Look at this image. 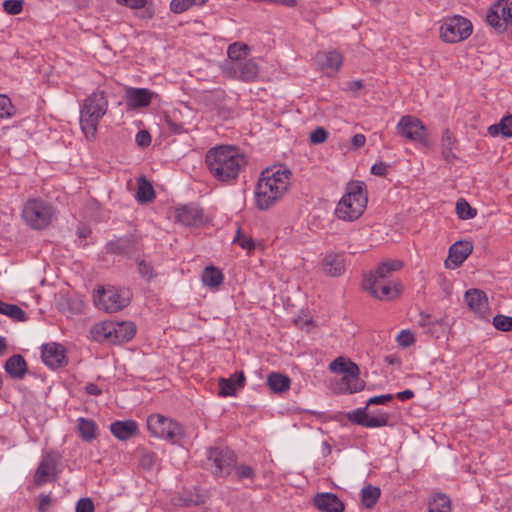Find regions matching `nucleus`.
I'll list each match as a JSON object with an SVG mask.
<instances>
[{
    "label": "nucleus",
    "instance_id": "1",
    "mask_svg": "<svg viewBox=\"0 0 512 512\" xmlns=\"http://www.w3.org/2000/svg\"><path fill=\"white\" fill-rule=\"evenodd\" d=\"M244 163V156L232 145H218L205 154L208 171L214 179L223 183L237 179Z\"/></svg>",
    "mask_w": 512,
    "mask_h": 512
},
{
    "label": "nucleus",
    "instance_id": "2",
    "mask_svg": "<svg viewBox=\"0 0 512 512\" xmlns=\"http://www.w3.org/2000/svg\"><path fill=\"white\" fill-rule=\"evenodd\" d=\"M291 171L283 166H272L262 171L255 192L256 205L267 210L278 202L290 186Z\"/></svg>",
    "mask_w": 512,
    "mask_h": 512
},
{
    "label": "nucleus",
    "instance_id": "3",
    "mask_svg": "<svg viewBox=\"0 0 512 512\" xmlns=\"http://www.w3.org/2000/svg\"><path fill=\"white\" fill-rule=\"evenodd\" d=\"M109 103L105 91L91 93L80 109V127L87 139H94L100 120L106 115Z\"/></svg>",
    "mask_w": 512,
    "mask_h": 512
},
{
    "label": "nucleus",
    "instance_id": "4",
    "mask_svg": "<svg viewBox=\"0 0 512 512\" xmlns=\"http://www.w3.org/2000/svg\"><path fill=\"white\" fill-rule=\"evenodd\" d=\"M367 202L365 183L350 181L346 185L344 195L337 204L335 214L337 218L343 221H355L364 213Z\"/></svg>",
    "mask_w": 512,
    "mask_h": 512
},
{
    "label": "nucleus",
    "instance_id": "5",
    "mask_svg": "<svg viewBox=\"0 0 512 512\" xmlns=\"http://www.w3.org/2000/svg\"><path fill=\"white\" fill-rule=\"evenodd\" d=\"M473 33L472 22L462 15L444 17L439 26V39L446 44L465 41Z\"/></svg>",
    "mask_w": 512,
    "mask_h": 512
},
{
    "label": "nucleus",
    "instance_id": "6",
    "mask_svg": "<svg viewBox=\"0 0 512 512\" xmlns=\"http://www.w3.org/2000/svg\"><path fill=\"white\" fill-rule=\"evenodd\" d=\"M96 307L106 313L118 312L127 307L131 300L128 289L115 286L98 287L93 294Z\"/></svg>",
    "mask_w": 512,
    "mask_h": 512
},
{
    "label": "nucleus",
    "instance_id": "7",
    "mask_svg": "<svg viewBox=\"0 0 512 512\" xmlns=\"http://www.w3.org/2000/svg\"><path fill=\"white\" fill-rule=\"evenodd\" d=\"M329 369L331 372L343 374L338 383V392L355 393L364 388V382L359 377V367L354 362L344 357H337L330 363Z\"/></svg>",
    "mask_w": 512,
    "mask_h": 512
},
{
    "label": "nucleus",
    "instance_id": "8",
    "mask_svg": "<svg viewBox=\"0 0 512 512\" xmlns=\"http://www.w3.org/2000/svg\"><path fill=\"white\" fill-rule=\"evenodd\" d=\"M146 425L152 437L167 440L173 444L184 436V429L176 420L160 413L149 415Z\"/></svg>",
    "mask_w": 512,
    "mask_h": 512
},
{
    "label": "nucleus",
    "instance_id": "9",
    "mask_svg": "<svg viewBox=\"0 0 512 512\" xmlns=\"http://www.w3.org/2000/svg\"><path fill=\"white\" fill-rule=\"evenodd\" d=\"M54 213L53 207L46 201L30 199L23 207L22 217L33 229H44L51 224Z\"/></svg>",
    "mask_w": 512,
    "mask_h": 512
},
{
    "label": "nucleus",
    "instance_id": "10",
    "mask_svg": "<svg viewBox=\"0 0 512 512\" xmlns=\"http://www.w3.org/2000/svg\"><path fill=\"white\" fill-rule=\"evenodd\" d=\"M397 134L412 142L421 144L424 147L430 146L429 133L425 124L412 115L402 116L396 125Z\"/></svg>",
    "mask_w": 512,
    "mask_h": 512
},
{
    "label": "nucleus",
    "instance_id": "11",
    "mask_svg": "<svg viewBox=\"0 0 512 512\" xmlns=\"http://www.w3.org/2000/svg\"><path fill=\"white\" fill-rule=\"evenodd\" d=\"M223 71L231 79L254 82L258 79L260 67L254 60L248 59L241 63L225 64Z\"/></svg>",
    "mask_w": 512,
    "mask_h": 512
},
{
    "label": "nucleus",
    "instance_id": "12",
    "mask_svg": "<svg viewBox=\"0 0 512 512\" xmlns=\"http://www.w3.org/2000/svg\"><path fill=\"white\" fill-rule=\"evenodd\" d=\"M315 62L327 76H334L343 64V56L336 50L319 51L315 55Z\"/></svg>",
    "mask_w": 512,
    "mask_h": 512
},
{
    "label": "nucleus",
    "instance_id": "13",
    "mask_svg": "<svg viewBox=\"0 0 512 512\" xmlns=\"http://www.w3.org/2000/svg\"><path fill=\"white\" fill-rule=\"evenodd\" d=\"M473 244L471 241L460 240L455 242L449 248L448 257L445 260V267L447 269L458 268L472 253Z\"/></svg>",
    "mask_w": 512,
    "mask_h": 512
},
{
    "label": "nucleus",
    "instance_id": "14",
    "mask_svg": "<svg viewBox=\"0 0 512 512\" xmlns=\"http://www.w3.org/2000/svg\"><path fill=\"white\" fill-rule=\"evenodd\" d=\"M152 99L153 93L147 88L127 87L125 89V102L130 110L148 107Z\"/></svg>",
    "mask_w": 512,
    "mask_h": 512
},
{
    "label": "nucleus",
    "instance_id": "15",
    "mask_svg": "<svg viewBox=\"0 0 512 512\" xmlns=\"http://www.w3.org/2000/svg\"><path fill=\"white\" fill-rule=\"evenodd\" d=\"M42 360L50 368H59L66 364L65 349L58 343H47L42 346Z\"/></svg>",
    "mask_w": 512,
    "mask_h": 512
},
{
    "label": "nucleus",
    "instance_id": "16",
    "mask_svg": "<svg viewBox=\"0 0 512 512\" xmlns=\"http://www.w3.org/2000/svg\"><path fill=\"white\" fill-rule=\"evenodd\" d=\"M465 300L470 308L479 317L489 316V303L486 294L478 289H471L465 293Z\"/></svg>",
    "mask_w": 512,
    "mask_h": 512
},
{
    "label": "nucleus",
    "instance_id": "17",
    "mask_svg": "<svg viewBox=\"0 0 512 512\" xmlns=\"http://www.w3.org/2000/svg\"><path fill=\"white\" fill-rule=\"evenodd\" d=\"M175 218L186 226H200L204 223L202 209L197 206L184 205L176 208Z\"/></svg>",
    "mask_w": 512,
    "mask_h": 512
},
{
    "label": "nucleus",
    "instance_id": "18",
    "mask_svg": "<svg viewBox=\"0 0 512 512\" xmlns=\"http://www.w3.org/2000/svg\"><path fill=\"white\" fill-rule=\"evenodd\" d=\"M245 375L242 371L235 372L229 378H220L218 380L219 396L233 397L236 396L237 391L245 385Z\"/></svg>",
    "mask_w": 512,
    "mask_h": 512
},
{
    "label": "nucleus",
    "instance_id": "19",
    "mask_svg": "<svg viewBox=\"0 0 512 512\" xmlns=\"http://www.w3.org/2000/svg\"><path fill=\"white\" fill-rule=\"evenodd\" d=\"M313 503L322 512H344L345 510V505L338 496L329 492L316 494Z\"/></svg>",
    "mask_w": 512,
    "mask_h": 512
},
{
    "label": "nucleus",
    "instance_id": "20",
    "mask_svg": "<svg viewBox=\"0 0 512 512\" xmlns=\"http://www.w3.org/2000/svg\"><path fill=\"white\" fill-rule=\"evenodd\" d=\"M323 272L331 277H338L345 271V257L341 253H327L321 263Z\"/></svg>",
    "mask_w": 512,
    "mask_h": 512
},
{
    "label": "nucleus",
    "instance_id": "21",
    "mask_svg": "<svg viewBox=\"0 0 512 512\" xmlns=\"http://www.w3.org/2000/svg\"><path fill=\"white\" fill-rule=\"evenodd\" d=\"M56 478V464L50 455H46L40 462L34 474V482L41 486Z\"/></svg>",
    "mask_w": 512,
    "mask_h": 512
},
{
    "label": "nucleus",
    "instance_id": "22",
    "mask_svg": "<svg viewBox=\"0 0 512 512\" xmlns=\"http://www.w3.org/2000/svg\"><path fill=\"white\" fill-rule=\"evenodd\" d=\"M111 433L121 441H125L138 433V424L134 420L115 421L110 425Z\"/></svg>",
    "mask_w": 512,
    "mask_h": 512
},
{
    "label": "nucleus",
    "instance_id": "23",
    "mask_svg": "<svg viewBox=\"0 0 512 512\" xmlns=\"http://www.w3.org/2000/svg\"><path fill=\"white\" fill-rule=\"evenodd\" d=\"M136 333V326L131 321L113 322L112 343H124L131 340Z\"/></svg>",
    "mask_w": 512,
    "mask_h": 512
},
{
    "label": "nucleus",
    "instance_id": "24",
    "mask_svg": "<svg viewBox=\"0 0 512 512\" xmlns=\"http://www.w3.org/2000/svg\"><path fill=\"white\" fill-rule=\"evenodd\" d=\"M5 371L13 378L22 379L27 372V364L21 355H13L5 363Z\"/></svg>",
    "mask_w": 512,
    "mask_h": 512
},
{
    "label": "nucleus",
    "instance_id": "25",
    "mask_svg": "<svg viewBox=\"0 0 512 512\" xmlns=\"http://www.w3.org/2000/svg\"><path fill=\"white\" fill-rule=\"evenodd\" d=\"M214 462L216 465L215 473L223 476L229 474L230 468L235 462V458L233 453L228 450L219 451L214 456Z\"/></svg>",
    "mask_w": 512,
    "mask_h": 512
},
{
    "label": "nucleus",
    "instance_id": "26",
    "mask_svg": "<svg viewBox=\"0 0 512 512\" xmlns=\"http://www.w3.org/2000/svg\"><path fill=\"white\" fill-rule=\"evenodd\" d=\"M496 7V2L493 3L491 5V7L489 8L488 12H487V15H486V20H487V23L498 33H505L509 27L512 26V24H503V21L504 20V16H502V12L501 10H497L495 9Z\"/></svg>",
    "mask_w": 512,
    "mask_h": 512
},
{
    "label": "nucleus",
    "instance_id": "27",
    "mask_svg": "<svg viewBox=\"0 0 512 512\" xmlns=\"http://www.w3.org/2000/svg\"><path fill=\"white\" fill-rule=\"evenodd\" d=\"M267 384L272 392L283 393L289 390L291 380L284 374L272 372L267 376Z\"/></svg>",
    "mask_w": 512,
    "mask_h": 512
},
{
    "label": "nucleus",
    "instance_id": "28",
    "mask_svg": "<svg viewBox=\"0 0 512 512\" xmlns=\"http://www.w3.org/2000/svg\"><path fill=\"white\" fill-rule=\"evenodd\" d=\"M250 47L242 42H234L228 46L227 55L229 62L227 64L241 63L247 58Z\"/></svg>",
    "mask_w": 512,
    "mask_h": 512
},
{
    "label": "nucleus",
    "instance_id": "29",
    "mask_svg": "<svg viewBox=\"0 0 512 512\" xmlns=\"http://www.w3.org/2000/svg\"><path fill=\"white\" fill-rule=\"evenodd\" d=\"M402 284L397 280H390L382 286L377 294H375L374 298L379 300H393L399 297L402 291Z\"/></svg>",
    "mask_w": 512,
    "mask_h": 512
},
{
    "label": "nucleus",
    "instance_id": "30",
    "mask_svg": "<svg viewBox=\"0 0 512 512\" xmlns=\"http://www.w3.org/2000/svg\"><path fill=\"white\" fill-rule=\"evenodd\" d=\"M201 278L203 284L212 289L218 288L224 280L222 272L215 266H207Z\"/></svg>",
    "mask_w": 512,
    "mask_h": 512
},
{
    "label": "nucleus",
    "instance_id": "31",
    "mask_svg": "<svg viewBox=\"0 0 512 512\" xmlns=\"http://www.w3.org/2000/svg\"><path fill=\"white\" fill-rule=\"evenodd\" d=\"M428 512H452L450 498L442 493L434 494L428 502Z\"/></svg>",
    "mask_w": 512,
    "mask_h": 512
},
{
    "label": "nucleus",
    "instance_id": "32",
    "mask_svg": "<svg viewBox=\"0 0 512 512\" xmlns=\"http://www.w3.org/2000/svg\"><path fill=\"white\" fill-rule=\"evenodd\" d=\"M488 133L493 137L498 135L505 138L512 137V115L504 116L499 123L489 126Z\"/></svg>",
    "mask_w": 512,
    "mask_h": 512
},
{
    "label": "nucleus",
    "instance_id": "33",
    "mask_svg": "<svg viewBox=\"0 0 512 512\" xmlns=\"http://www.w3.org/2000/svg\"><path fill=\"white\" fill-rule=\"evenodd\" d=\"M137 193L136 199L138 202L147 203L154 199L155 192L152 184L146 179V177L142 176L137 181Z\"/></svg>",
    "mask_w": 512,
    "mask_h": 512
},
{
    "label": "nucleus",
    "instance_id": "34",
    "mask_svg": "<svg viewBox=\"0 0 512 512\" xmlns=\"http://www.w3.org/2000/svg\"><path fill=\"white\" fill-rule=\"evenodd\" d=\"M113 321H103L95 324L91 329L93 338L97 341H109L112 343Z\"/></svg>",
    "mask_w": 512,
    "mask_h": 512
},
{
    "label": "nucleus",
    "instance_id": "35",
    "mask_svg": "<svg viewBox=\"0 0 512 512\" xmlns=\"http://www.w3.org/2000/svg\"><path fill=\"white\" fill-rule=\"evenodd\" d=\"M78 430L84 441L89 442L97 437V426L91 419L79 418Z\"/></svg>",
    "mask_w": 512,
    "mask_h": 512
},
{
    "label": "nucleus",
    "instance_id": "36",
    "mask_svg": "<svg viewBox=\"0 0 512 512\" xmlns=\"http://www.w3.org/2000/svg\"><path fill=\"white\" fill-rule=\"evenodd\" d=\"M0 314L13 320L24 322L27 319L26 312L16 304L6 303L0 300Z\"/></svg>",
    "mask_w": 512,
    "mask_h": 512
},
{
    "label": "nucleus",
    "instance_id": "37",
    "mask_svg": "<svg viewBox=\"0 0 512 512\" xmlns=\"http://www.w3.org/2000/svg\"><path fill=\"white\" fill-rule=\"evenodd\" d=\"M379 497L380 489L378 487L367 485L361 490V502L368 509L375 506Z\"/></svg>",
    "mask_w": 512,
    "mask_h": 512
},
{
    "label": "nucleus",
    "instance_id": "38",
    "mask_svg": "<svg viewBox=\"0 0 512 512\" xmlns=\"http://www.w3.org/2000/svg\"><path fill=\"white\" fill-rule=\"evenodd\" d=\"M442 154L445 159L455 158L454 148L456 146V138L446 129L441 137Z\"/></svg>",
    "mask_w": 512,
    "mask_h": 512
},
{
    "label": "nucleus",
    "instance_id": "39",
    "mask_svg": "<svg viewBox=\"0 0 512 512\" xmlns=\"http://www.w3.org/2000/svg\"><path fill=\"white\" fill-rule=\"evenodd\" d=\"M402 267V263L395 261L392 263H382L380 264L374 272L369 273L372 276H376L377 278L390 281L391 273L394 270H398Z\"/></svg>",
    "mask_w": 512,
    "mask_h": 512
},
{
    "label": "nucleus",
    "instance_id": "40",
    "mask_svg": "<svg viewBox=\"0 0 512 512\" xmlns=\"http://www.w3.org/2000/svg\"><path fill=\"white\" fill-rule=\"evenodd\" d=\"M208 0H172L170 3V9L176 14L183 13L193 6H200L206 3Z\"/></svg>",
    "mask_w": 512,
    "mask_h": 512
},
{
    "label": "nucleus",
    "instance_id": "41",
    "mask_svg": "<svg viewBox=\"0 0 512 512\" xmlns=\"http://www.w3.org/2000/svg\"><path fill=\"white\" fill-rule=\"evenodd\" d=\"M386 283V280L367 274L363 280V288L374 297Z\"/></svg>",
    "mask_w": 512,
    "mask_h": 512
},
{
    "label": "nucleus",
    "instance_id": "42",
    "mask_svg": "<svg viewBox=\"0 0 512 512\" xmlns=\"http://www.w3.org/2000/svg\"><path fill=\"white\" fill-rule=\"evenodd\" d=\"M456 214L460 219L468 220L474 218L477 211L465 199H460L456 202Z\"/></svg>",
    "mask_w": 512,
    "mask_h": 512
},
{
    "label": "nucleus",
    "instance_id": "43",
    "mask_svg": "<svg viewBox=\"0 0 512 512\" xmlns=\"http://www.w3.org/2000/svg\"><path fill=\"white\" fill-rule=\"evenodd\" d=\"M232 242L238 244L241 249L251 252L255 248V243L250 236L244 235L242 233L241 227L238 226L235 236L232 239Z\"/></svg>",
    "mask_w": 512,
    "mask_h": 512
},
{
    "label": "nucleus",
    "instance_id": "44",
    "mask_svg": "<svg viewBox=\"0 0 512 512\" xmlns=\"http://www.w3.org/2000/svg\"><path fill=\"white\" fill-rule=\"evenodd\" d=\"M15 114V107L10 98L5 94H0V119L11 118Z\"/></svg>",
    "mask_w": 512,
    "mask_h": 512
},
{
    "label": "nucleus",
    "instance_id": "45",
    "mask_svg": "<svg viewBox=\"0 0 512 512\" xmlns=\"http://www.w3.org/2000/svg\"><path fill=\"white\" fill-rule=\"evenodd\" d=\"M495 9L501 10L502 16L505 15L503 24H512V0H497Z\"/></svg>",
    "mask_w": 512,
    "mask_h": 512
},
{
    "label": "nucleus",
    "instance_id": "46",
    "mask_svg": "<svg viewBox=\"0 0 512 512\" xmlns=\"http://www.w3.org/2000/svg\"><path fill=\"white\" fill-rule=\"evenodd\" d=\"M493 325L500 331H511L512 330V317L505 315H496L493 318Z\"/></svg>",
    "mask_w": 512,
    "mask_h": 512
},
{
    "label": "nucleus",
    "instance_id": "47",
    "mask_svg": "<svg viewBox=\"0 0 512 512\" xmlns=\"http://www.w3.org/2000/svg\"><path fill=\"white\" fill-rule=\"evenodd\" d=\"M24 0H5L3 9L9 15H17L22 12Z\"/></svg>",
    "mask_w": 512,
    "mask_h": 512
},
{
    "label": "nucleus",
    "instance_id": "48",
    "mask_svg": "<svg viewBox=\"0 0 512 512\" xmlns=\"http://www.w3.org/2000/svg\"><path fill=\"white\" fill-rule=\"evenodd\" d=\"M396 341L399 346L407 348L415 341L414 333L409 329H404L397 335Z\"/></svg>",
    "mask_w": 512,
    "mask_h": 512
},
{
    "label": "nucleus",
    "instance_id": "49",
    "mask_svg": "<svg viewBox=\"0 0 512 512\" xmlns=\"http://www.w3.org/2000/svg\"><path fill=\"white\" fill-rule=\"evenodd\" d=\"M388 422V416L386 414H381L373 417H369L367 415V419L365 420L364 426L375 428L385 426Z\"/></svg>",
    "mask_w": 512,
    "mask_h": 512
},
{
    "label": "nucleus",
    "instance_id": "50",
    "mask_svg": "<svg viewBox=\"0 0 512 512\" xmlns=\"http://www.w3.org/2000/svg\"><path fill=\"white\" fill-rule=\"evenodd\" d=\"M328 132L323 127H317L310 133V142L312 144H321L327 140Z\"/></svg>",
    "mask_w": 512,
    "mask_h": 512
},
{
    "label": "nucleus",
    "instance_id": "51",
    "mask_svg": "<svg viewBox=\"0 0 512 512\" xmlns=\"http://www.w3.org/2000/svg\"><path fill=\"white\" fill-rule=\"evenodd\" d=\"M236 474L239 479H253L255 477L253 468L244 464L236 467Z\"/></svg>",
    "mask_w": 512,
    "mask_h": 512
},
{
    "label": "nucleus",
    "instance_id": "52",
    "mask_svg": "<svg viewBox=\"0 0 512 512\" xmlns=\"http://www.w3.org/2000/svg\"><path fill=\"white\" fill-rule=\"evenodd\" d=\"M76 512H94V504L90 498H81L76 504Z\"/></svg>",
    "mask_w": 512,
    "mask_h": 512
},
{
    "label": "nucleus",
    "instance_id": "53",
    "mask_svg": "<svg viewBox=\"0 0 512 512\" xmlns=\"http://www.w3.org/2000/svg\"><path fill=\"white\" fill-rule=\"evenodd\" d=\"M348 418L352 422L364 426L365 420L367 419V414L365 413V409H358L349 413Z\"/></svg>",
    "mask_w": 512,
    "mask_h": 512
},
{
    "label": "nucleus",
    "instance_id": "54",
    "mask_svg": "<svg viewBox=\"0 0 512 512\" xmlns=\"http://www.w3.org/2000/svg\"><path fill=\"white\" fill-rule=\"evenodd\" d=\"M136 143L139 146L145 147L151 143V136L148 131L141 130L136 135Z\"/></svg>",
    "mask_w": 512,
    "mask_h": 512
},
{
    "label": "nucleus",
    "instance_id": "55",
    "mask_svg": "<svg viewBox=\"0 0 512 512\" xmlns=\"http://www.w3.org/2000/svg\"><path fill=\"white\" fill-rule=\"evenodd\" d=\"M119 3L124 4L131 9H140L145 7L147 0H117Z\"/></svg>",
    "mask_w": 512,
    "mask_h": 512
},
{
    "label": "nucleus",
    "instance_id": "56",
    "mask_svg": "<svg viewBox=\"0 0 512 512\" xmlns=\"http://www.w3.org/2000/svg\"><path fill=\"white\" fill-rule=\"evenodd\" d=\"M141 466L145 469H151L154 465V455L152 453H145L140 459Z\"/></svg>",
    "mask_w": 512,
    "mask_h": 512
},
{
    "label": "nucleus",
    "instance_id": "57",
    "mask_svg": "<svg viewBox=\"0 0 512 512\" xmlns=\"http://www.w3.org/2000/svg\"><path fill=\"white\" fill-rule=\"evenodd\" d=\"M371 172L377 176H385L387 173V165L385 163H376L372 166Z\"/></svg>",
    "mask_w": 512,
    "mask_h": 512
},
{
    "label": "nucleus",
    "instance_id": "58",
    "mask_svg": "<svg viewBox=\"0 0 512 512\" xmlns=\"http://www.w3.org/2000/svg\"><path fill=\"white\" fill-rule=\"evenodd\" d=\"M393 398L392 395L388 394V395H380V396H374V397H371L368 402H367V405H370V404H384L386 403L387 401L391 400Z\"/></svg>",
    "mask_w": 512,
    "mask_h": 512
},
{
    "label": "nucleus",
    "instance_id": "59",
    "mask_svg": "<svg viewBox=\"0 0 512 512\" xmlns=\"http://www.w3.org/2000/svg\"><path fill=\"white\" fill-rule=\"evenodd\" d=\"M365 142H366V138L363 134H355L353 137H352V145L355 147V148H361L365 145Z\"/></svg>",
    "mask_w": 512,
    "mask_h": 512
},
{
    "label": "nucleus",
    "instance_id": "60",
    "mask_svg": "<svg viewBox=\"0 0 512 512\" xmlns=\"http://www.w3.org/2000/svg\"><path fill=\"white\" fill-rule=\"evenodd\" d=\"M397 398L401 401H406L414 397V392L410 389L401 391L397 393Z\"/></svg>",
    "mask_w": 512,
    "mask_h": 512
},
{
    "label": "nucleus",
    "instance_id": "61",
    "mask_svg": "<svg viewBox=\"0 0 512 512\" xmlns=\"http://www.w3.org/2000/svg\"><path fill=\"white\" fill-rule=\"evenodd\" d=\"M270 3L281 4L287 7H295L297 0H270Z\"/></svg>",
    "mask_w": 512,
    "mask_h": 512
},
{
    "label": "nucleus",
    "instance_id": "62",
    "mask_svg": "<svg viewBox=\"0 0 512 512\" xmlns=\"http://www.w3.org/2000/svg\"><path fill=\"white\" fill-rule=\"evenodd\" d=\"M166 122H167V125H168V128L170 131L176 132V133H180L183 131L182 126L173 123L171 120L167 119Z\"/></svg>",
    "mask_w": 512,
    "mask_h": 512
},
{
    "label": "nucleus",
    "instance_id": "63",
    "mask_svg": "<svg viewBox=\"0 0 512 512\" xmlns=\"http://www.w3.org/2000/svg\"><path fill=\"white\" fill-rule=\"evenodd\" d=\"M86 391L91 395H99L101 394V390L95 384H88L86 386Z\"/></svg>",
    "mask_w": 512,
    "mask_h": 512
},
{
    "label": "nucleus",
    "instance_id": "64",
    "mask_svg": "<svg viewBox=\"0 0 512 512\" xmlns=\"http://www.w3.org/2000/svg\"><path fill=\"white\" fill-rule=\"evenodd\" d=\"M363 88V84L361 80H354L349 83V89L351 91H358Z\"/></svg>",
    "mask_w": 512,
    "mask_h": 512
}]
</instances>
